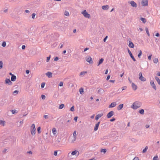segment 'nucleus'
<instances>
[{"label": "nucleus", "mask_w": 160, "mask_h": 160, "mask_svg": "<svg viewBox=\"0 0 160 160\" xmlns=\"http://www.w3.org/2000/svg\"><path fill=\"white\" fill-rule=\"evenodd\" d=\"M45 85V83H42L41 84V88H43L44 87Z\"/></svg>", "instance_id": "nucleus-44"}, {"label": "nucleus", "mask_w": 160, "mask_h": 160, "mask_svg": "<svg viewBox=\"0 0 160 160\" xmlns=\"http://www.w3.org/2000/svg\"><path fill=\"white\" fill-rule=\"evenodd\" d=\"M52 132L54 135H55L57 133V130L55 128H53L52 129Z\"/></svg>", "instance_id": "nucleus-24"}, {"label": "nucleus", "mask_w": 160, "mask_h": 160, "mask_svg": "<svg viewBox=\"0 0 160 160\" xmlns=\"http://www.w3.org/2000/svg\"><path fill=\"white\" fill-rule=\"evenodd\" d=\"M87 73V72H81L80 73V76H83L84 75H85Z\"/></svg>", "instance_id": "nucleus-29"}, {"label": "nucleus", "mask_w": 160, "mask_h": 160, "mask_svg": "<svg viewBox=\"0 0 160 160\" xmlns=\"http://www.w3.org/2000/svg\"><path fill=\"white\" fill-rule=\"evenodd\" d=\"M151 57H152V55H149V56L148 57V59L149 60H151Z\"/></svg>", "instance_id": "nucleus-52"}, {"label": "nucleus", "mask_w": 160, "mask_h": 160, "mask_svg": "<svg viewBox=\"0 0 160 160\" xmlns=\"http://www.w3.org/2000/svg\"><path fill=\"white\" fill-rule=\"evenodd\" d=\"M2 46L3 47H5L6 46V43L5 42H3L2 44Z\"/></svg>", "instance_id": "nucleus-42"}, {"label": "nucleus", "mask_w": 160, "mask_h": 160, "mask_svg": "<svg viewBox=\"0 0 160 160\" xmlns=\"http://www.w3.org/2000/svg\"><path fill=\"white\" fill-rule=\"evenodd\" d=\"M41 98H42V99H45L46 97L44 95H42L41 96Z\"/></svg>", "instance_id": "nucleus-47"}, {"label": "nucleus", "mask_w": 160, "mask_h": 160, "mask_svg": "<svg viewBox=\"0 0 160 160\" xmlns=\"http://www.w3.org/2000/svg\"><path fill=\"white\" fill-rule=\"evenodd\" d=\"M78 118V117H74V120L75 122H77Z\"/></svg>", "instance_id": "nucleus-50"}, {"label": "nucleus", "mask_w": 160, "mask_h": 160, "mask_svg": "<svg viewBox=\"0 0 160 160\" xmlns=\"http://www.w3.org/2000/svg\"><path fill=\"white\" fill-rule=\"evenodd\" d=\"M130 3L131 6L133 7H136L137 5V4L133 1H131L129 2Z\"/></svg>", "instance_id": "nucleus-9"}, {"label": "nucleus", "mask_w": 160, "mask_h": 160, "mask_svg": "<svg viewBox=\"0 0 160 160\" xmlns=\"http://www.w3.org/2000/svg\"><path fill=\"white\" fill-rule=\"evenodd\" d=\"M79 92L80 94H82L83 92V90L82 88H81L79 89Z\"/></svg>", "instance_id": "nucleus-40"}, {"label": "nucleus", "mask_w": 160, "mask_h": 160, "mask_svg": "<svg viewBox=\"0 0 160 160\" xmlns=\"http://www.w3.org/2000/svg\"><path fill=\"white\" fill-rule=\"evenodd\" d=\"M140 20L142 21L143 23H145L146 22V19L145 18H140Z\"/></svg>", "instance_id": "nucleus-28"}, {"label": "nucleus", "mask_w": 160, "mask_h": 160, "mask_svg": "<svg viewBox=\"0 0 160 160\" xmlns=\"http://www.w3.org/2000/svg\"><path fill=\"white\" fill-rule=\"evenodd\" d=\"M148 149V147L146 146L145 148L142 151V152L143 153H145L146 152V151H147V149Z\"/></svg>", "instance_id": "nucleus-36"}, {"label": "nucleus", "mask_w": 160, "mask_h": 160, "mask_svg": "<svg viewBox=\"0 0 160 160\" xmlns=\"http://www.w3.org/2000/svg\"><path fill=\"white\" fill-rule=\"evenodd\" d=\"M100 122H98L96 124L95 126V127L94 129L95 131H97L98 128L100 124Z\"/></svg>", "instance_id": "nucleus-15"}, {"label": "nucleus", "mask_w": 160, "mask_h": 160, "mask_svg": "<svg viewBox=\"0 0 160 160\" xmlns=\"http://www.w3.org/2000/svg\"><path fill=\"white\" fill-rule=\"evenodd\" d=\"M81 13L83 14L85 17L88 18H90V15L85 10L82 11L81 12Z\"/></svg>", "instance_id": "nucleus-3"}, {"label": "nucleus", "mask_w": 160, "mask_h": 160, "mask_svg": "<svg viewBox=\"0 0 160 160\" xmlns=\"http://www.w3.org/2000/svg\"><path fill=\"white\" fill-rule=\"evenodd\" d=\"M104 90L102 88H99L98 91V93L99 94H101L104 92Z\"/></svg>", "instance_id": "nucleus-17"}, {"label": "nucleus", "mask_w": 160, "mask_h": 160, "mask_svg": "<svg viewBox=\"0 0 160 160\" xmlns=\"http://www.w3.org/2000/svg\"><path fill=\"white\" fill-rule=\"evenodd\" d=\"M5 82L6 83H8L9 85H10L12 83L9 79H6L5 80Z\"/></svg>", "instance_id": "nucleus-18"}, {"label": "nucleus", "mask_w": 160, "mask_h": 160, "mask_svg": "<svg viewBox=\"0 0 160 160\" xmlns=\"http://www.w3.org/2000/svg\"><path fill=\"white\" fill-rule=\"evenodd\" d=\"M64 15L66 16H68L69 15L68 12V11H65L64 12Z\"/></svg>", "instance_id": "nucleus-37"}, {"label": "nucleus", "mask_w": 160, "mask_h": 160, "mask_svg": "<svg viewBox=\"0 0 160 160\" xmlns=\"http://www.w3.org/2000/svg\"><path fill=\"white\" fill-rule=\"evenodd\" d=\"M108 38V36H106L104 39H103V41L104 42H105L106 41V39H107Z\"/></svg>", "instance_id": "nucleus-62"}, {"label": "nucleus", "mask_w": 160, "mask_h": 160, "mask_svg": "<svg viewBox=\"0 0 160 160\" xmlns=\"http://www.w3.org/2000/svg\"><path fill=\"white\" fill-rule=\"evenodd\" d=\"M155 78L156 80V81H157V82H158V83L159 85H160V79L157 77H155Z\"/></svg>", "instance_id": "nucleus-27"}, {"label": "nucleus", "mask_w": 160, "mask_h": 160, "mask_svg": "<svg viewBox=\"0 0 160 160\" xmlns=\"http://www.w3.org/2000/svg\"><path fill=\"white\" fill-rule=\"evenodd\" d=\"M37 130L38 131V133H40L41 132V127H38L37 129Z\"/></svg>", "instance_id": "nucleus-34"}, {"label": "nucleus", "mask_w": 160, "mask_h": 160, "mask_svg": "<svg viewBox=\"0 0 160 160\" xmlns=\"http://www.w3.org/2000/svg\"><path fill=\"white\" fill-rule=\"evenodd\" d=\"M79 154V152L78 150H75L73 151L71 153V155L72 156L74 155H77V156H78Z\"/></svg>", "instance_id": "nucleus-5"}, {"label": "nucleus", "mask_w": 160, "mask_h": 160, "mask_svg": "<svg viewBox=\"0 0 160 160\" xmlns=\"http://www.w3.org/2000/svg\"><path fill=\"white\" fill-rule=\"evenodd\" d=\"M22 49H24L25 48V46L24 45H23L22 46Z\"/></svg>", "instance_id": "nucleus-59"}, {"label": "nucleus", "mask_w": 160, "mask_h": 160, "mask_svg": "<svg viewBox=\"0 0 160 160\" xmlns=\"http://www.w3.org/2000/svg\"><path fill=\"white\" fill-rule=\"evenodd\" d=\"M70 110L71 111L73 112L74 111V106H72L70 108Z\"/></svg>", "instance_id": "nucleus-41"}, {"label": "nucleus", "mask_w": 160, "mask_h": 160, "mask_svg": "<svg viewBox=\"0 0 160 160\" xmlns=\"http://www.w3.org/2000/svg\"><path fill=\"white\" fill-rule=\"evenodd\" d=\"M50 58V56L47 58V62H48Z\"/></svg>", "instance_id": "nucleus-46"}, {"label": "nucleus", "mask_w": 160, "mask_h": 160, "mask_svg": "<svg viewBox=\"0 0 160 160\" xmlns=\"http://www.w3.org/2000/svg\"><path fill=\"white\" fill-rule=\"evenodd\" d=\"M3 64L2 61H0V69H2L3 67Z\"/></svg>", "instance_id": "nucleus-32"}, {"label": "nucleus", "mask_w": 160, "mask_h": 160, "mask_svg": "<svg viewBox=\"0 0 160 160\" xmlns=\"http://www.w3.org/2000/svg\"><path fill=\"white\" fill-rule=\"evenodd\" d=\"M127 87H123L122 88V90H125L126 88Z\"/></svg>", "instance_id": "nucleus-54"}, {"label": "nucleus", "mask_w": 160, "mask_h": 160, "mask_svg": "<svg viewBox=\"0 0 160 160\" xmlns=\"http://www.w3.org/2000/svg\"><path fill=\"white\" fill-rule=\"evenodd\" d=\"M58 60V57H56L55 58H54V61H57V60Z\"/></svg>", "instance_id": "nucleus-60"}, {"label": "nucleus", "mask_w": 160, "mask_h": 160, "mask_svg": "<svg viewBox=\"0 0 160 160\" xmlns=\"http://www.w3.org/2000/svg\"><path fill=\"white\" fill-rule=\"evenodd\" d=\"M117 105L116 102H112L110 105L109 106V108H112L115 107Z\"/></svg>", "instance_id": "nucleus-14"}, {"label": "nucleus", "mask_w": 160, "mask_h": 160, "mask_svg": "<svg viewBox=\"0 0 160 160\" xmlns=\"http://www.w3.org/2000/svg\"><path fill=\"white\" fill-rule=\"evenodd\" d=\"M36 14L35 13H33L32 15V18L34 19L35 18Z\"/></svg>", "instance_id": "nucleus-45"}, {"label": "nucleus", "mask_w": 160, "mask_h": 160, "mask_svg": "<svg viewBox=\"0 0 160 160\" xmlns=\"http://www.w3.org/2000/svg\"><path fill=\"white\" fill-rule=\"evenodd\" d=\"M142 54V51L141 50H140L139 53L138 54V57L139 58H140V56Z\"/></svg>", "instance_id": "nucleus-39"}, {"label": "nucleus", "mask_w": 160, "mask_h": 160, "mask_svg": "<svg viewBox=\"0 0 160 160\" xmlns=\"http://www.w3.org/2000/svg\"><path fill=\"white\" fill-rule=\"evenodd\" d=\"M110 75H108V76L107 77V80H108L110 78Z\"/></svg>", "instance_id": "nucleus-55"}, {"label": "nucleus", "mask_w": 160, "mask_h": 160, "mask_svg": "<svg viewBox=\"0 0 160 160\" xmlns=\"http://www.w3.org/2000/svg\"><path fill=\"white\" fill-rule=\"evenodd\" d=\"M16 79V77L15 76L12 75L11 78V80L12 81H15Z\"/></svg>", "instance_id": "nucleus-21"}, {"label": "nucleus", "mask_w": 160, "mask_h": 160, "mask_svg": "<svg viewBox=\"0 0 160 160\" xmlns=\"http://www.w3.org/2000/svg\"><path fill=\"white\" fill-rule=\"evenodd\" d=\"M141 105V102L139 101H136L133 103L131 108L133 109H136L139 108Z\"/></svg>", "instance_id": "nucleus-1"}, {"label": "nucleus", "mask_w": 160, "mask_h": 160, "mask_svg": "<svg viewBox=\"0 0 160 160\" xmlns=\"http://www.w3.org/2000/svg\"><path fill=\"white\" fill-rule=\"evenodd\" d=\"M139 79L142 81H145L146 80V78L142 76L139 77Z\"/></svg>", "instance_id": "nucleus-25"}, {"label": "nucleus", "mask_w": 160, "mask_h": 160, "mask_svg": "<svg viewBox=\"0 0 160 160\" xmlns=\"http://www.w3.org/2000/svg\"><path fill=\"white\" fill-rule=\"evenodd\" d=\"M144 110L143 109H142L139 111V112L142 114H144Z\"/></svg>", "instance_id": "nucleus-30"}, {"label": "nucleus", "mask_w": 160, "mask_h": 160, "mask_svg": "<svg viewBox=\"0 0 160 160\" xmlns=\"http://www.w3.org/2000/svg\"><path fill=\"white\" fill-rule=\"evenodd\" d=\"M123 104H120L118 107L117 109H118V110H119L123 108Z\"/></svg>", "instance_id": "nucleus-20"}, {"label": "nucleus", "mask_w": 160, "mask_h": 160, "mask_svg": "<svg viewBox=\"0 0 160 160\" xmlns=\"http://www.w3.org/2000/svg\"><path fill=\"white\" fill-rule=\"evenodd\" d=\"M101 152H103L104 153H105L106 152V150L105 149H102L101 150Z\"/></svg>", "instance_id": "nucleus-38"}, {"label": "nucleus", "mask_w": 160, "mask_h": 160, "mask_svg": "<svg viewBox=\"0 0 160 160\" xmlns=\"http://www.w3.org/2000/svg\"><path fill=\"white\" fill-rule=\"evenodd\" d=\"M142 5L143 6H147L148 5V0H142L141 2Z\"/></svg>", "instance_id": "nucleus-7"}, {"label": "nucleus", "mask_w": 160, "mask_h": 160, "mask_svg": "<svg viewBox=\"0 0 160 160\" xmlns=\"http://www.w3.org/2000/svg\"><path fill=\"white\" fill-rule=\"evenodd\" d=\"M155 36L157 37H158L160 35L159 33H157L156 34Z\"/></svg>", "instance_id": "nucleus-61"}, {"label": "nucleus", "mask_w": 160, "mask_h": 160, "mask_svg": "<svg viewBox=\"0 0 160 160\" xmlns=\"http://www.w3.org/2000/svg\"><path fill=\"white\" fill-rule=\"evenodd\" d=\"M145 30L146 32V33L148 36H150V34L149 32L148 28H146Z\"/></svg>", "instance_id": "nucleus-31"}, {"label": "nucleus", "mask_w": 160, "mask_h": 160, "mask_svg": "<svg viewBox=\"0 0 160 160\" xmlns=\"http://www.w3.org/2000/svg\"><path fill=\"white\" fill-rule=\"evenodd\" d=\"M94 116H95V115L94 114H93L92 115L91 117V118H93L94 117Z\"/></svg>", "instance_id": "nucleus-63"}, {"label": "nucleus", "mask_w": 160, "mask_h": 160, "mask_svg": "<svg viewBox=\"0 0 160 160\" xmlns=\"http://www.w3.org/2000/svg\"><path fill=\"white\" fill-rule=\"evenodd\" d=\"M5 124V121L2 120H0V125H2L3 126H4Z\"/></svg>", "instance_id": "nucleus-26"}, {"label": "nucleus", "mask_w": 160, "mask_h": 160, "mask_svg": "<svg viewBox=\"0 0 160 160\" xmlns=\"http://www.w3.org/2000/svg\"><path fill=\"white\" fill-rule=\"evenodd\" d=\"M63 82H60L59 84V86L60 87H62L63 86Z\"/></svg>", "instance_id": "nucleus-48"}, {"label": "nucleus", "mask_w": 160, "mask_h": 160, "mask_svg": "<svg viewBox=\"0 0 160 160\" xmlns=\"http://www.w3.org/2000/svg\"><path fill=\"white\" fill-rule=\"evenodd\" d=\"M133 160H140L138 158V157H135L133 159Z\"/></svg>", "instance_id": "nucleus-51"}, {"label": "nucleus", "mask_w": 160, "mask_h": 160, "mask_svg": "<svg viewBox=\"0 0 160 160\" xmlns=\"http://www.w3.org/2000/svg\"><path fill=\"white\" fill-rule=\"evenodd\" d=\"M132 89L134 90H136L137 89V85H135L134 83H132Z\"/></svg>", "instance_id": "nucleus-16"}, {"label": "nucleus", "mask_w": 160, "mask_h": 160, "mask_svg": "<svg viewBox=\"0 0 160 160\" xmlns=\"http://www.w3.org/2000/svg\"><path fill=\"white\" fill-rule=\"evenodd\" d=\"M139 77H140L142 76V72H140L139 74Z\"/></svg>", "instance_id": "nucleus-57"}, {"label": "nucleus", "mask_w": 160, "mask_h": 160, "mask_svg": "<svg viewBox=\"0 0 160 160\" xmlns=\"http://www.w3.org/2000/svg\"><path fill=\"white\" fill-rule=\"evenodd\" d=\"M128 46L129 47L131 48H133L134 46L133 43L132 42L130 41L129 42Z\"/></svg>", "instance_id": "nucleus-22"}, {"label": "nucleus", "mask_w": 160, "mask_h": 160, "mask_svg": "<svg viewBox=\"0 0 160 160\" xmlns=\"http://www.w3.org/2000/svg\"><path fill=\"white\" fill-rule=\"evenodd\" d=\"M64 104H61L60 105L59 107V109H62V108H63L64 107Z\"/></svg>", "instance_id": "nucleus-33"}, {"label": "nucleus", "mask_w": 160, "mask_h": 160, "mask_svg": "<svg viewBox=\"0 0 160 160\" xmlns=\"http://www.w3.org/2000/svg\"><path fill=\"white\" fill-rule=\"evenodd\" d=\"M153 160H158V156H156L154 157L153 158Z\"/></svg>", "instance_id": "nucleus-43"}, {"label": "nucleus", "mask_w": 160, "mask_h": 160, "mask_svg": "<svg viewBox=\"0 0 160 160\" xmlns=\"http://www.w3.org/2000/svg\"><path fill=\"white\" fill-rule=\"evenodd\" d=\"M18 91L17 90H15L13 92V93H16V94H18Z\"/></svg>", "instance_id": "nucleus-53"}, {"label": "nucleus", "mask_w": 160, "mask_h": 160, "mask_svg": "<svg viewBox=\"0 0 160 160\" xmlns=\"http://www.w3.org/2000/svg\"><path fill=\"white\" fill-rule=\"evenodd\" d=\"M15 110H12V113H15Z\"/></svg>", "instance_id": "nucleus-64"}, {"label": "nucleus", "mask_w": 160, "mask_h": 160, "mask_svg": "<svg viewBox=\"0 0 160 160\" xmlns=\"http://www.w3.org/2000/svg\"><path fill=\"white\" fill-rule=\"evenodd\" d=\"M128 51L129 54L131 58L132 59L133 61H136V59L134 58L133 56L132 55L131 53V52L130 51V50L129 49H128Z\"/></svg>", "instance_id": "nucleus-8"}, {"label": "nucleus", "mask_w": 160, "mask_h": 160, "mask_svg": "<svg viewBox=\"0 0 160 160\" xmlns=\"http://www.w3.org/2000/svg\"><path fill=\"white\" fill-rule=\"evenodd\" d=\"M86 61L89 62V63H92L93 61L92 58L89 56H87L86 58Z\"/></svg>", "instance_id": "nucleus-4"}, {"label": "nucleus", "mask_w": 160, "mask_h": 160, "mask_svg": "<svg viewBox=\"0 0 160 160\" xmlns=\"http://www.w3.org/2000/svg\"><path fill=\"white\" fill-rule=\"evenodd\" d=\"M29 70H26V73L27 74H28L29 73Z\"/></svg>", "instance_id": "nucleus-58"}, {"label": "nucleus", "mask_w": 160, "mask_h": 160, "mask_svg": "<svg viewBox=\"0 0 160 160\" xmlns=\"http://www.w3.org/2000/svg\"><path fill=\"white\" fill-rule=\"evenodd\" d=\"M30 130L31 134L32 135H34L36 133V128L35 125L34 124H32Z\"/></svg>", "instance_id": "nucleus-2"}, {"label": "nucleus", "mask_w": 160, "mask_h": 160, "mask_svg": "<svg viewBox=\"0 0 160 160\" xmlns=\"http://www.w3.org/2000/svg\"><path fill=\"white\" fill-rule=\"evenodd\" d=\"M150 84L152 86V88L155 90H156V87L155 84L154 82L152 81H151L150 82Z\"/></svg>", "instance_id": "nucleus-12"}, {"label": "nucleus", "mask_w": 160, "mask_h": 160, "mask_svg": "<svg viewBox=\"0 0 160 160\" xmlns=\"http://www.w3.org/2000/svg\"><path fill=\"white\" fill-rule=\"evenodd\" d=\"M102 8L105 10H108L109 8V6L108 5L103 6L102 7Z\"/></svg>", "instance_id": "nucleus-19"}, {"label": "nucleus", "mask_w": 160, "mask_h": 160, "mask_svg": "<svg viewBox=\"0 0 160 160\" xmlns=\"http://www.w3.org/2000/svg\"><path fill=\"white\" fill-rule=\"evenodd\" d=\"M46 75L49 78H50L52 77V74L51 72H48L46 73Z\"/></svg>", "instance_id": "nucleus-13"}, {"label": "nucleus", "mask_w": 160, "mask_h": 160, "mask_svg": "<svg viewBox=\"0 0 160 160\" xmlns=\"http://www.w3.org/2000/svg\"><path fill=\"white\" fill-rule=\"evenodd\" d=\"M103 61L104 59L103 58L100 59L98 62V66L100 65V64H102L103 62Z\"/></svg>", "instance_id": "nucleus-23"}, {"label": "nucleus", "mask_w": 160, "mask_h": 160, "mask_svg": "<svg viewBox=\"0 0 160 160\" xmlns=\"http://www.w3.org/2000/svg\"><path fill=\"white\" fill-rule=\"evenodd\" d=\"M158 61V59L157 58H155L153 60V62L155 63H157Z\"/></svg>", "instance_id": "nucleus-35"}, {"label": "nucleus", "mask_w": 160, "mask_h": 160, "mask_svg": "<svg viewBox=\"0 0 160 160\" xmlns=\"http://www.w3.org/2000/svg\"><path fill=\"white\" fill-rule=\"evenodd\" d=\"M57 151H55L54 152V155L56 156L57 155Z\"/></svg>", "instance_id": "nucleus-49"}, {"label": "nucleus", "mask_w": 160, "mask_h": 160, "mask_svg": "<svg viewBox=\"0 0 160 160\" xmlns=\"http://www.w3.org/2000/svg\"><path fill=\"white\" fill-rule=\"evenodd\" d=\"M76 131H74L73 133V139L72 141V142H73L75 141L76 138Z\"/></svg>", "instance_id": "nucleus-11"}, {"label": "nucleus", "mask_w": 160, "mask_h": 160, "mask_svg": "<svg viewBox=\"0 0 160 160\" xmlns=\"http://www.w3.org/2000/svg\"><path fill=\"white\" fill-rule=\"evenodd\" d=\"M103 115V114L102 113H101L99 114H98V115H96L95 117V119L96 120H98L99 119V118L102 117Z\"/></svg>", "instance_id": "nucleus-10"}, {"label": "nucleus", "mask_w": 160, "mask_h": 160, "mask_svg": "<svg viewBox=\"0 0 160 160\" xmlns=\"http://www.w3.org/2000/svg\"><path fill=\"white\" fill-rule=\"evenodd\" d=\"M114 114V112L113 111H111L107 115V117L109 118H110Z\"/></svg>", "instance_id": "nucleus-6"}, {"label": "nucleus", "mask_w": 160, "mask_h": 160, "mask_svg": "<svg viewBox=\"0 0 160 160\" xmlns=\"http://www.w3.org/2000/svg\"><path fill=\"white\" fill-rule=\"evenodd\" d=\"M115 120V118H113L110 120V121L111 122H113Z\"/></svg>", "instance_id": "nucleus-56"}]
</instances>
